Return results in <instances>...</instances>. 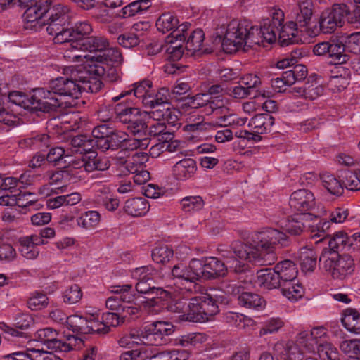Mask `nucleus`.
Segmentation results:
<instances>
[{
	"label": "nucleus",
	"instance_id": "1",
	"mask_svg": "<svg viewBox=\"0 0 360 360\" xmlns=\"http://www.w3.org/2000/svg\"><path fill=\"white\" fill-rule=\"evenodd\" d=\"M286 235L276 229L264 228L252 234L250 240L245 243L236 241L232 244L233 251L220 250L229 268L236 272L244 271L248 263L271 265L277 257L275 250L285 245Z\"/></svg>",
	"mask_w": 360,
	"mask_h": 360
},
{
	"label": "nucleus",
	"instance_id": "2",
	"mask_svg": "<svg viewBox=\"0 0 360 360\" xmlns=\"http://www.w3.org/2000/svg\"><path fill=\"white\" fill-rule=\"evenodd\" d=\"M268 25L269 21H265L262 27L253 26L247 20L231 21L219 37L223 51L233 53L238 51H247L255 46L273 44L276 35Z\"/></svg>",
	"mask_w": 360,
	"mask_h": 360
},
{
	"label": "nucleus",
	"instance_id": "3",
	"mask_svg": "<svg viewBox=\"0 0 360 360\" xmlns=\"http://www.w3.org/2000/svg\"><path fill=\"white\" fill-rule=\"evenodd\" d=\"M352 13L345 4H335L331 8L321 12L319 18V27H309L313 15V3L311 0H298L297 6L292 11L291 15L303 27L306 35L315 37L321 32L324 34L333 32L338 27H341L343 20L346 18L348 22L349 17Z\"/></svg>",
	"mask_w": 360,
	"mask_h": 360
},
{
	"label": "nucleus",
	"instance_id": "4",
	"mask_svg": "<svg viewBox=\"0 0 360 360\" xmlns=\"http://www.w3.org/2000/svg\"><path fill=\"white\" fill-rule=\"evenodd\" d=\"M70 49L64 53L68 62L91 63L109 57L110 60L120 61L122 56L117 48H108L107 39L101 36L90 37L73 41Z\"/></svg>",
	"mask_w": 360,
	"mask_h": 360
},
{
	"label": "nucleus",
	"instance_id": "5",
	"mask_svg": "<svg viewBox=\"0 0 360 360\" xmlns=\"http://www.w3.org/2000/svg\"><path fill=\"white\" fill-rule=\"evenodd\" d=\"M64 74H70L74 78L69 79L68 77H59L53 80L50 87L51 91L39 89L36 91L34 97L39 98L37 104L39 109L44 112L55 110L62 104L61 96H68L77 99L81 94V86L79 82V75H76V71L73 67L69 66L64 69ZM78 74V72H77Z\"/></svg>",
	"mask_w": 360,
	"mask_h": 360
},
{
	"label": "nucleus",
	"instance_id": "6",
	"mask_svg": "<svg viewBox=\"0 0 360 360\" xmlns=\"http://www.w3.org/2000/svg\"><path fill=\"white\" fill-rule=\"evenodd\" d=\"M166 304L165 309L178 314L177 318L181 321L205 322L219 311V307L211 300L207 302L205 295L188 300L172 294L171 299Z\"/></svg>",
	"mask_w": 360,
	"mask_h": 360
},
{
	"label": "nucleus",
	"instance_id": "7",
	"mask_svg": "<svg viewBox=\"0 0 360 360\" xmlns=\"http://www.w3.org/2000/svg\"><path fill=\"white\" fill-rule=\"evenodd\" d=\"M320 268L333 278L344 279L354 270V262L349 255L334 250H323L319 257Z\"/></svg>",
	"mask_w": 360,
	"mask_h": 360
},
{
	"label": "nucleus",
	"instance_id": "8",
	"mask_svg": "<svg viewBox=\"0 0 360 360\" xmlns=\"http://www.w3.org/2000/svg\"><path fill=\"white\" fill-rule=\"evenodd\" d=\"M174 326L167 321H155L146 326L141 330H134L129 337L133 343L148 345L165 344L167 337L174 333Z\"/></svg>",
	"mask_w": 360,
	"mask_h": 360
},
{
	"label": "nucleus",
	"instance_id": "9",
	"mask_svg": "<svg viewBox=\"0 0 360 360\" xmlns=\"http://www.w3.org/2000/svg\"><path fill=\"white\" fill-rule=\"evenodd\" d=\"M149 281H139L136 290L139 293L152 295L151 297L141 300L142 307L149 314H157L166 308L167 302L172 297V292L161 288L151 287Z\"/></svg>",
	"mask_w": 360,
	"mask_h": 360
},
{
	"label": "nucleus",
	"instance_id": "10",
	"mask_svg": "<svg viewBox=\"0 0 360 360\" xmlns=\"http://www.w3.org/2000/svg\"><path fill=\"white\" fill-rule=\"evenodd\" d=\"M86 154L89 155H78L74 157V159L67 160L69 162V169L61 171L53 174L51 178V184H56L60 179L67 176L69 174H72L78 178H82L84 176L82 172H91L96 170V155L94 151L90 150Z\"/></svg>",
	"mask_w": 360,
	"mask_h": 360
},
{
	"label": "nucleus",
	"instance_id": "11",
	"mask_svg": "<svg viewBox=\"0 0 360 360\" xmlns=\"http://www.w3.org/2000/svg\"><path fill=\"white\" fill-rule=\"evenodd\" d=\"M289 205L295 211L300 212L301 220L317 219V216L307 212L312 210L316 205L314 194L307 189H299L294 191L289 200Z\"/></svg>",
	"mask_w": 360,
	"mask_h": 360
},
{
	"label": "nucleus",
	"instance_id": "12",
	"mask_svg": "<svg viewBox=\"0 0 360 360\" xmlns=\"http://www.w3.org/2000/svg\"><path fill=\"white\" fill-rule=\"evenodd\" d=\"M191 268L198 270L199 280L216 278L224 276L227 273L224 263L214 257H206L203 260L193 259L191 261Z\"/></svg>",
	"mask_w": 360,
	"mask_h": 360
},
{
	"label": "nucleus",
	"instance_id": "13",
	"mask_svg": "<svg viewBox=\"0 0 360 360\" xmlns=\"http://www.w3.org/2000/svg\"><path fill=\"white\" fill-rule=\"evenodd\" d=\"M1 360H62L52 352H48L35 340H29L25 351L13 352L1 357Z\"/></svg>",
	"mask_w": 360,
	"mask_h": 360
},
{
	"label": "nucleus",
	"instance_id": "14",
	"mask_svg": "<svg viewBox=\"0 0 360 360\" xmlns=\"http://www.w3.org/2000/svg\"><path fill=\"white\" fill-rule=\"evenodd\" d=\"M274 124V117L267 113L257 115L252 117L248 123V127L252 131H240L236 133V136L259 141L261 139L260 134H264L271 129Z\"/></svg>",
	"mask_w": 360,
	"mask_h": 360
},
{
	"label": "nucleus",
	"instance_id": "15",
	"mask_svg": "<svg viewBox=\"0 0 360 360\" xmlns=\"http://www.w3.org/2000/svg\"><path fill=\"white\" fill-rule=\"evenodd\" d=\"M327 333V329L323 326L314 327L310 331H300L296 337L297 346L314 354L320 343L328 342L326 340Z\"/></svg>",
	"mask_w": 360,
	"mask_h": 360
},
{
	"label": "nucleus",
	"instance_id": "16",
	"mask_svg": "<svg viewBox=\"0 0 360 360\" xmlns=\"http://www.w3.org/2000/svg\"><path fill=\"white\" fill-rule=\"evenodd\" d=\"M328 248L323 250H334L345 251L358 250L360 246V233H347L338 231L333 235L328 241Z\"/></svg>",
	"mask_w": 360,
	"mask_h": 360
},
{
	"label": "nucleus",
	"instance_id": "17",
	"mask_svg": "<svg viewBox=\"0 0 360 360\" xmlns=\"http://www.w3.org/2000/svg\"><path fill=\"white\" fill-rule=\"evenodd\" d=\"M53 0H38L35 4L27 8L23 19L26 23H34L33 27L37 29L46 23V15Z\"/></svg>",
	"mask_w": 360,
	"mask_h": 360
},
{
	"label": "nucleus",
	"instance_id": "18",
	"mask_svg": "<svg viewBox=\"0 0 360 360\" xmlns=\"http://www.w3.org/2000/svg\"><path fill=\"white\" fill-rule=\"evenodd\" d=\"M93 308L87 307L84 309V316L77 314L67 317L65 323L68 329L73 332L82 333H94Z\"/></svg>",
	"mask_w": 360,
	"mask_h": 360
},
{
	"label": "nucleus",
	"instance_id": "19",
	"mask_svg": "<svg viewBox=\"0 0 360 360\" xmlns=\"http://www.w3.org/2000/svg\"><path fill=\"white\" fill-rule=\"evenodd\" d=\"M36 234L23 236L17 241V247L20 255L26 259H37L40 253L39 246L46 244Z\"/></svg>",
	"mask_w": 360,
	"mask_h": 360
},
{
	"label": "nucleus",
	"instance_id": "20",
	"mask_svg": "<svg viewBox=\"0 0 360 360\" xmlns=\"http://www.w3.org/2000/svg\"><path fill=\"white\" fill-rule=\"evenodd\" d=\"M131 285H116L112 287L114 295L108 297L105 302L106 307L117 312L122 311L124 302H131L134 296L130 292Z\"/></svg>",
	"mask_w": 360,
	"mask_h": 360
},
{
	"label": "nucleus",
	"instance_id": "21",
	"mask_svg": "<svg viewBox=\"0 0 360 360\" xmlns=\"http://www.w3.org/2000/svg\"><path fill=\"white\" fill-rule=\"evenodd\" d=\"M94 316V333H107L110 327H116L124 321V317L120 316L119 312H108L100 316L99 311L93 308Z\"/></svg>",
	"mask_w": 360,
	"mask_h": 360
},
{
	"label": "nucleus",
	"instance_id": "22",
	"mask_svg": "<svg viewBox=\"0 0 360 360\" xmlns=\"http://www.w3.org/2000/svg\"><path fill=\"white\" fill-rule=\"evenodd\" d=\"M80 69L78 71L79 82L81 86V91H86L90 93H96L99 91L102 87V82L101 77L94 73L89 72V68L91 63H78Z\"/></svg>",
	"mask_w": 360,
	"mask_h": 360
},
{
	"label": "nucleus",
	"instance_id": "23",
	"mask_svg": "<svg viewBox=\"0 0 360 360\" xmlns=\"http://www.w3.org/2000/svg\"><path fill=\"white\" fill-rule=\"evenodd\" d=\"M120 61L110 60L109 57L103 60H97L89 68V72L94 73L107 82H115L118 79L119 75L117 70L112 66V63H120Z\"/></svg>",
	"mask_w": 360,
	"mask_h": 360
},
{
	"label": "nucleus",
	"instance_id": "24",
	"mask_svg": "<svg viewBox=\"0 0 360 360\" xmlns=\"http://www.w3.org/2000/svg\"><path fill=\"white\" fill-rule=\"evenodd\" d=\"M303 27H301L296 20L289 22L287 24L280 27L278 31V41L281 46H287L290 44L297 43L301 39L299 37V32H306Z\"/></svg>",
	"mask_w": 360,
	"mask_h": 360
},
{
	"label": "nucleus",
	"instance_id": "25",
	"mask_svg": "<svg viewBox=\"0 0 360 360\" xmlns=\"http://www.w3.org/2000/svg\"><path fill=\"white\" fill-rule=\"evenodd\" d=\"M175 341L176 345L184 347L191 346L205 351H207L211 348L210 337L202 333H192L182 335L176 338Z\"/></svg>",
	"mask_w": 360,
	"mask_h": 360
},
{
	"label": "nucleus",
	"instance_id": "26",
	"mask_svg": "<svg viewBox=\"0 0 360 360\" xmlns=\"http://www.w3.org/2000/svg\"><path fill=\"white\" fill-rule=\"evenodd\" d=\"M49 34L54 36L53 41L56 44H65L64 53L70 49L73 41L79 40L77 39L72 30L66 25L56 26L52 25L46 27Z\"/></svg>",
	"mask_w": 360,
	"mask_h": 360
},
{
	"label": "nucleus",
	"instance_id": "27",
	"mask_svg": "<svg viewBox=\"0 0 360 360\" xmlns=\"http://www.w3.org/2000/svg\"><path fill=\"white\" fill-rule=\"evenodd\" d=\"M70 9L67 6L58 4L50 5V9L46 15L47 27L52 25L56 26L67 25L70 20Z\"/></svg>",
	"mask_w": 360,
	"mask_h": 360
},
{
	"label": "nucleus",
	"instance_id": "28",
	"mask_svg": "<svg viewBox=\"0 0 360 360\" xmlns=\"http://www.w3.org/2000/svg\"><path fill=\"white\" fill-rule=\"evenodd\" d=\"M196 170L195 161L193 158H184L172 167V174L177 180L185 181L193 177Z\"/></svg>",
	"mask_w": 360,
	"mask_h": 360
},
{
	"label": "nucleus",
	"instance_id": "29",
	"mask_svg": "<svg viewBox=\"0 0 360 360\" xmlns=\"http://www.w3.org/2000/svg\"><path fill=\"white\" fill-rule=\"evenodd\" d=\"M277 277L281 280V285L288 284L290 281H295L298 275L297 265L291 260L285 259L278 262L274 267Z\"/></svg>",
	"mask_w": 360,
	"mask_h": 360
},
{
	"label": "nucleus",
	"instance_id": "30",
	"mask_svg": "<svg viewBox=\"0 0 360 360\" xmlns=\"http://www.w3.org/2000/svg\"><path fill=\"white\" fill-rule=\"evenodd\" d=\"M280 281L274 269H264L257 271L255 285L264 289L271 290L281 288Z\"/></svg>",
	"mask_w": 360,
	"mask_h": 360
},
{
	"label": "nucleus",
	"instance_id": "31",
	"mask_svg": "<svg viewBox=\"0 0 360 360\" xmlns=\"http://www.w3.org/2000/svg\"><path fill=\"white\" fill-rule=\"evenodd\" d=\"M125 152L120 151L117 156V163L120 165H125L126 169L129 172H136L139 169H143V165L148 160L147 153L143 151L136 152L129 160L124 158Z\"/></svg>",
	"mask_w": 360,
	"mask_h": 360
},
{
	"label": "nucleus",
	"instance_id": "32",
	"mask_svg": "<svg viewBox=\"0 0 360 360\" xmlns=\"http://www.w3.org/2000/svg\"><path fill=\"white\" fill-rule=\"evenodd\" d=\"M187 104L192 108H198L204 105H209L213 110L224 106V103L220 96H211L210 94H198L188 99Z\"/></svg>",
	"mask_w": 360,
	"mask_h": 360
},
{
	"label": "nucleus",
	"instance_id": "33",
	"mask_svg": "<svg viewBox=\"0 0 360 360\" xmlns=\"http://www.w3.org/2000/svg\"><path fill=\"white\" fill-rule=\"evenodd\" d=\"M58 333L56 330H53L51 328H46L37 331L35 333V338L37 340H35L41 348V344L46 346V347L52 352H57V349H59L60 338H58Z\"/></svg>",
	"mask_w": 360,
	"mask_h": 360
},
{
	"label": "nucleus",
	"instance_id": "34",
	"mask_svg": "<svg viewBox=\"0 0 360 360\" xmlns=\"http://www.w3.org/2000/svg\"><path fill=\"white\" fill-rule=\"evenodd\" d=\"M342 50V46L328 41L318 43L313 48V52L315 55L319 56L328 55L330 57L335 58L339 63L345 61V56L341 54Z\"/></svg>",
	"mask_w": 360,
	"mask_h": 360
},
{
	"label": "nucleus",
	"instance_id": "35",
	"mask_svg": "<svg viewBox=\"0 0 360 360\" xmlns=\"http://www.w3.org/2000/svg\"><path fill=\"white\" fill-rule=\"evenodd\" d=\"M172 276L174 279L179 280L182 285L184 283L191 285L199 280L198 270L191 268V262L188 266L181 263L174 265L172 269Z\"/></svg>",
	"mask_w": 360,
	"mask_h": 360
},
{
	"label": "nucleus",
	"instance_id": "36",
	"mask_svg": "<svg viewBox=\"0 0 360 360\" xmlns=\"http://www.w3.org/2000/svg\"><path fill=\"white\" fill-rule=\"evenodd\" d=\"M150 205L145 198H133L125 201L124 212L129 216L139 217L145 215Z\"/></svg>",
	"mask_w": 360,
	"mask_h": 360
},
{
	"label": "nucleus",
	"instance_id": "37",
	"mask_svg": "<svg viewBox=\"0 0 360 360\" xmlns=\"http://www.w3.org/2000/svg\"><path fill=\"white\" fill-rule=\"evenodd\" d=\"M115 112L117 115V118L121 122L128 124V125L139 117H150V113L147 112H141L139 108L124 106L122 103L118 104L115 108Z\"/></svg>",
	"mask_w": 360,
	"mask_h": 360
},
{
	"label": "nucleus",
	"instance_id": "38",
	"mask_svg": "<svg viewBox=\"0 0 360 360\" xmlns=\"http://www.w3.org/2000/svg\"><path fill=\"white\" fill-rule=\"evenodd\" d=\"M343 327L349 332L360 334V314L354 309H345L340 318Z\"/></svg>",
	"mask_w": 360,
	"mask_h": 360
},
{
	"label": "nucleus",
	"instance_id": "39",
	"mask_svg": "<svg viewBox=\"0 0 360 360\" xmlns=\"http://www.w3.org/2000/svg\"><path fill=\"white\" fill-rule=\"evenodd\" d=\"M150 0L134 1L124 6L117 12L116 15L117 18L122 19L131 18L146 11L150 7Z\"/></svg>",
	"mask_w": 360,
	"mask_h": 360
},
{
	"label": "nucleus",
	"instance_id": "40",
	"mask_svg": "<svg viewBox=\"0 0 360 360\" xmlns=\"http://www.w3.org/2000/svg\"><path fill=\"white\" fill-rule=\"evenodd\" d=\"M132 86V89L130 90L122 92L119 96L113 97L112 100L114 102L118 101L133 91L134 96L139 99H141V102H143V98L146 97L150 91H153L152 82L149 80H143L141 82L135 83Z\"/></svg>",
	"mask_w": 360,
	"mask_h": 360
},
{
	"label": "nucleus",
	"instance_id": "41",
	"mask_svg": "<svg viewBox=\"0 0 360 360\" xmlns=\"http://www.w3.org/2000/svg\"><path fill=\"white\" fill-rule=\"evenodd\" d=\"M205 34L200 29L194 30L188 37L185 49L187 54L195 55L204 52L202 50L204 46Z\"/></svg>",
	"mask_w": 360,
	"mask_h": 360
},
{
	"label": "nucleus",
	"instance_id": "42",
	"mask_svg": "<svg viewBox=\"0 0 360 360\" xmlns=\"http://www.w3.org/2000/svg\"><path fill=\"white\" fill-rule=\"evenodd\" d=\"M238 300L240 305L258 311L263 310L266 306V302L259 295L252 292H243Z\"/></svg>",
	"mask_w": 360,
	"mask_h": 360
},
{
	"label": "nucleus",
	"instance_id": "43",
	"mask_svg": "<svg viewBox=\"0 0 360 360\" xmlns=\"http://www.w3.org/2000/svg\"><path fill=\"white\" fill-rule=\"evenodd\" d=\"M317 255L312 250L304 248L299 252V260L302 271L304 273H311L316 266Z\"/></svg>",
	"mask_w": 360,
	"mask_h": 360
},
{
	"label": "nucleus",
	"instance_id": "44",
	"mask_svg": "<svg viewBox=\"0 0 360 360\" xmlns=\"http://www.w3.org/2000/svg\"><path fill=\"white\" fill-rule=\"evenodd\" d=\"M101 215L95 210H89L82 213L77 219L79 227L84 230L96 229L100 224Z\"/></svg>",
	"mask_w": 360,
	"mask_h": 360
},
{
	"label": "nucleus",
	"instance_id": "45",
	"mask_svg": "<svg viewBox=\"0 0 360 360\" xmlns=\"http://www.w3.org/2000/svg\"><path fill=\"white\" fill-rule=\"evenodd\" d=\"M103 130H106L104 126H98L92 131L93 136H94V139H91L92 150L94 148H98L102 151L109 149L112 150L110 139H109L108 136H104L105 132L103 131Z\"/></svg>",
	"mask_w": 360,
	"mask_h": 360
},
{
	"label": "nucleus",
	"instance_id": "46",
	"mask_svg": "<svg viewBox=\"0 0 360 360\" xmlns=\"http://www.w3.org/2000/svg\"><path fill=\"white\" fill-rule=\"evenodd\" d=\"M179 23V21L176 16L171 13H164L158 18L156 27L158 30L160 32H172Z\"/></svg>",
	"mask_w": 360,
	"mask_h": 360
},
{
	"label": "nucleus",
	"instance_id": "47",
	"mask_svg": "<svg viewBox=\"0 0 360 360\" xmlns=\"http://www.w3.org/2000/svg\"><path fill=\"white\" fill-rule=\"evenodd\" d=\"M288 284L281 285V292L283 296L292 302H296L304 295L302 285L296 280Z\"/></svg>",
	"mask_w": 360,
	"mask_h": 360
},
{
	"label": "nucleus",
	"instance_id": "48",
	"mask_svg": "<svg viewBox=\"0 0 360 360\" xmlns=\"http://www.w3.org/2000/svg\"><path fill=\"white\" fill-rule=\"evenodd\" d=\"M71 146L72 153L82 155L92 150L91 139L84 135L75 136L71 139Z\"/></svg>",
	"mask_w": 360,
	"mask_h": 360
},
{
	"label": "nucleus",
	"instance_id": "49",
	"mask_svg": "<svg viewBox=\"0 0 360 360\" xmlns=\"http://www.w3.org/2000/svg\"><path fill=\"white\" fill-rule=\"evenodd\" d=\"M179 111L174 108H167L163 110L158 109L150 112V117L154 120L167 121L172 125H175L179 120Z\"/></svg>",
	"mask_w": 360,
	"mask_h": 360
},
{
	"label": "nucleus",
	"instance_id": "50",
	"mask_svg": "<svg viewBox=\"0 0 360 360\" xmlns=\"http://www.w3.org/2000/svg\"><path fill=\"white\" fill-rule=\"evenodd\" d=\"M306 222L309 221V220H304ZM309 221H311L309 219ZM314 223L312 224H307V226L310 229L311 236V238H320L319 241H321L323 238H325L326 235V231L329 229L330 226V222L326 219L319 220L313 219Z\"/></svg>",
	"mask_w": 360,
	"mask_h": 360
},
{
	"label": "nucleus",
	"instance_id": "51",
	"mask_svg": "<svg viewBox=\"0 0 360 360\" xmlns=\"http://www.w3.org/2000/svg\"><path fill=\"white\" fill-rule=\"evenodd\" d=\"M341 181L343 186L350 191H359L360 190V178L356 170L350 171L345 170L341 172Z\"/></svg>",
	"mask_w": 360,
	"mask_h": 360
},
{
	"label": "nucleus",
	"instance_id": "52",
	"mask_svg": "<svg viewBox=\"0 0 360 360\" xmlns=\"http://www.w3.org/2000/svg\"><path fill=\"white\" fill-rule=\"evenodd\" d=\"M46 159L52 163L63 162V167L69 169V162L67 160L74 159V157L69 155L63 147H55L49 150Z\"/></svg>",
	"mask_w": 360,
	"mask_h": 360
},
{
	"label": "nucleus",
	"instance_id": "53",
	"mask_svg": "<svg viewBox=\"0 0 360 360\" xmlns=\"http://www.w3.org/2000/svg\"><path fill=\"white\" fill-rule=\"evenodd\" d=\"M173 250L168 245L161 244L157 245L151 253L152 259L155 263L164 264L168 262L173 257Z\"/></svg>",
	"mask_w": 360,
	"mask_h": 360
},
{
	"label": "nucleus",
	"instance_id": "54",
	"mask_svg": "<svg viewBox=\"0 0 360 360\" xmlns=\"http://www.w3.org/2000/svg\"><path fill=\"white\" fill-rule=\"evenodd\" d=\"M181 209L185 212H194L200 210L204 206V201L199 195L186 196L181 200Z\"/></svg>",
	"mask_w": 360,
	"mask_h": 360
},
{
	"label": "nucleus",
	"instance_id": "55",
	"mask_svg": "<svg viewBox=\"0 0 360 360\" xmlns=\"http://www.w3.org/2000/svg\"><path fill=\"white\" fill-rule=\"evenodd\" d=\"M340 348L348 356L360 359V339L344 340L340 343Z\"/></svg>",
	"mask_w": 360,
	"mask_h": 360
},
{
	"label": "nucleus",
	"instance_id": "56",
	"mask_svg": "<svg viewBox=\"0 0 360 360\" xmlns=\"http://www.w3.org/2000/svg\"><path fill=\"white\" fill-rule=\"evenodd\" d=\"M151 357V354L147 348L140 347L123 352L120 355V360H146Z\"/></svg>",
	"mask_w": 360,
	"mask_h": 360
},
{
	"label": "nucleus",
	"instance_id": "57",
	"mask_svg": "<svg viewBox=\"0 0 360 360\" xmlns=\"http://www.w3.org/2000/svg\"><path fill=\"white\" fill-rule=\"evenodd\" d=\"M316 349L321 360H340L337 349L330 342L320 343Z\"/></svg>",
	"mask_w": 360,
	"mask_h": 360
},
{
	"label": "nucleus",
	"instance_id": "58",
	"mask_svg": "<svg viewBox=\"0 0 360 360\" xmlns=\"http://www.w3.org/2000/svg\"><path fill=\"white\" fill-rule=\"evenodd\" d=\"M270 16L271 18L264 20L259 27L263 26L265 21H269V25L267 26L269 27L271 30H274V32L276 36V32H278L280 27H281L283 23L284 13L278 8H273L270 11Z\"/></svg>",
	"mask_w": 360,
	"mask_h": 360
},
{
	"label": "nucleus",
	"instance_id": "59",
	"mask_svg": "<svg viewBox=\"0 0 360 360\" xmlns=\"http://www.w3.org/2000/svg\"><path fill=\"white\" fill-rule=\"evenodd\" d=\"M150 143V139L148 137H134L129 139L127 138L124 143L122 145V150H139L140 151H143L146 149Z\"/></svg>",
	"mask_w": 360,
	"mask_h": 360
},
{
	"label": "nucleus",
	"instance_id": "60",
	"mask_svg": "<svg viewBox=\"0 0 360 360\" xmlns=\"http://www.w3.org/2000/svg\"><path fill=\"white\" fill-rule=\"evenodd\" d=\"M169 98V91L166 88H161L155 93V99L151 97L146 98L143 100V105L153 108L155 106L168 103Z\"/></svg>",
	"mask_w": 360,
	"mask_h": 360
},
{
	"label": "nucleus",
	"instance_id": "61",
	"mask_svg": "<svg viewBox=\"0 0 360 360\" xmlns=\"http://www.w3.org/2000/svg\"><path fill=\"white\" fill-rule=\"evenodd\" d=\"M323 186L333 195H340L343 191L342 182L340 183L333 175L323 174L321 177Z\"/></svg>",
	"mask_w": 360,
	"mask_h": 360
},
{
	"label": "nucleus",
	"instance_id": "62",
	"mask_svg": "<svg viewBox=\"0 0 360 360\" xmlns=\"http://www.w3.org/2000/svg\"><path fill=\"white\" fill-rule=\"evenodd\" d=\"M84 345L82 339L75 335H68L65 340H60L57 352H67L72 349H80Z\"/></svg>",
	"mask_w": 360,
	"mask_h": 360
},
{
	"label": "nucleus",
	"instance_id": "63",
	"mask_svg": "<svg viewBox=\"0 0 360 360\" xmlns=\"http://www.w3.org/2000/svg\"><path fill=\"white\" fill-rule=\"evenodd\" d=\"M173 39L168 37L167 39V44L166 45V53L167 58L171 60H179L183 56L184 48L179 40L176 41H172Z\"/></svg>",
	"mask_w": 360,
	"mask_h": 360
},
{
	"label": "nucleus",
	"instance_id": "64",
	"mask_svg": "<svg viewBox=\"0 0 360 360\" xmlns=\"http://www.w3.org/2000/svg\"><path fill=\"white\" fill-rule=\"evenodd\" d=\"M190 353L187 350H172L152 356L150 360H187Z\"/></svg>",
	"mask_w": 360,
	"mask_h": 360
}]
</instances>
